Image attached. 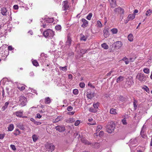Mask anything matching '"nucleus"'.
I'll use <instances>...</instances> for the list:
<instances>
[{
    "label": "nucleus",
    "mask_w": 152,
    "mask_h": 152,
    "mask_svg": "<svg viewBox=\"0 0 152 152\" xmlns=\"http://www.w3.org/2000/svg\"><path fill=\"white\" fill-rule=\"evenodd\" d=\"M87 50H86L82 49L80 50V52L84 54L87 52Z\"/></svg>",
    "instance_id": "13d9d810"
},
{
    "label": "nucleus",
    "mask_w": 152,
    "mask_h": 152,
    "mask_svg": "<svg viewBox=\"0 0 152 152\" xmlns=\"http://www.w3.org/2000/svg\"><path fill=\"white\" fill-rule=\"evenodd\" d=\"M99 104V102H97L96 103H95V102H94L93 105L94 108H95L96 109H98Z\"/></svg>",
    "instance_id": "72a5a7b5"
},
{
    "label": "nucleus",
    "mask_w": 152,
    "mask_h": 152,
    "mask_svg": "<svg viewBox=\"0 0 152 152\" xmlns=\"http://www.w3.org/2000/svg\"><path fill=\"white\" fill-rule=\"evenodd\" d=\"M45 148L51 151H52L55 148V146L52 143H47L45 145Z\"/></svg>",
    "instance_id": "423d86ee"
},
{
    "label": "nucleus",
    "mask_w": 152,
    "mask_h": 152,
    "mask_svg": "<svg viewBox=\"0 0 152 152\" xmlns=\"http://www.w3.org/2000/svg\"><path fill=\"white\" fill-rule=\"evenodd\" d=\"M137 143V139L135 138L130 140L129 144V146L130 148L136 146Z\"/></svg>",
    "instance_id": "39448f33"
},
{
    "label": "nucleus",
    "mask_w": 152,
    "mask_h": 152,
    "mask_svg": "<svg viewBox=\"0 0 152 152\" xmlns=\"http://www.w3.org/2000/svg\"><path fill=\"white\" fill-rule=\"evenodd\" d=\"M128 39L130 42L132 41L133 39V35L132 34H129L128 36Z\"/></svg>",
    "instance_id": "5701e85b"
},
{
    "label": "nucleus",
    "mask_w": 152,
    "mask_h": 152,
    "mask_svg": "<svg viewBox=\"0 0 152 152\" xmlns=\"http://www.w3.org/2000/svg\"><path fill=\"white\" fill-rule=\"evenodd\" d=\"M73 107L71 106H69L67 107V110L69 111H70L72 110Z\"/></svg>",
    "instance_id": "5fc2aeb1"
},
{
    "label": "nucleus",
    "mask_w": 152,
    "mask_h": 152,
    "mask_svg": "<svg viewBox=\"0 0 152 152\" xmlns=\"http://www.w3.org/2000/svg\"><path fill=\"white\" fill-rule=\"evenodd\" d=\"M128 83H127L128 85V87H130L134 83L133 79L132 77H131L129 78Z\"/></svg>",
    "instance_id": "f8f14e48"
},
{
    "label": "nucleus",
    "mask_w": 152,
    "mask_h": 152,
    "mask_svg": "<svg viewBox=\"0 0 152 152\" xmlns=\"http://www.w3.org/2000/svg\"><path fill=\"white\" fill-rule=\"evenodd\" d=\"M113 72V71L112 70H111L108 73L107 75V76H110L111 74V73H112Z\"/></svg>",
    "instance_id": "0e129e2a"
},
{
    "label": "nucleus",
    "mask_w": 152,
    "mask_h": 152,
    "mask_svg": "<svg viewBox=\"0 0 152 152\" xmlns=\"http://www.w3.org/2000/svg\"><path fill=\"white\" fill-rule=\"evenodd\" d=\"M110 112L111 114L116 115L117 114L116 110L114 108H111L110 110Z\"/></svg>",
    "instance_id": "6ab92c4d"
},
{
    "label": "nucleus",
    "mask_w": 152,
    "mask_h": 152,
    "mask_svg": "<svg viewBox=\"0 0 152 152\" xmlns=\"http://www.w3.org/2000/svg\"><path fill=\"white\" fill-rule=\"evenodd\" d=\"M32 63L35 66H38V63L37 61L36 60H34L32 61Z\"/></svg>",
    "instance_id": "79ce46f5"
},
{
    "label": "nucleus",
    "mask_w": 152,
    "mask_h": 152,
    "mask_svg": "<svg viewBox=\"0 0 152 152\" xmlns=\"http://www.w3.org/2000/svg\"><path fill=\"white\" fill-rule=\"evenodd\" d=\"M62 10H67L69 7V4L67 1H64L63 2Z\"/></svg>",
    "instance_id": "0eeeda50"
},
{
    "label": "nucleus",
    "mask_w": 152,
    "mask_h": 152,
    "mask_svg": "<svg viewBox=\"0 0 152 152\" xmlns=\"http://www.w3.org/2000/svg\"><path fill=\"white\" fill-rule=\"evenodd\" d=\"M71 39L70 38L68 37L67 39L66 42V45L69 46L71 44Z\"/></svg>",
    "instance_id": "b1692460"
},
{
    "label": "nucleus",
    "mask_w": 152,
    "mask_h": 152,
    "mask_svg": "<svg viewBox=\"0 0 152 152\" xmlns=\"http://www.w3.org/2000/svg\"><path fill=\"white\" fill-rule=\"evenodd\" d=\"M92 145H93L94 148H98L100 147V144L99 143L96 142L94 144H92Z\"/></svg>",
    "instance_id": "bb28decb"
},
{
    "label": "nucleus",
    "mask_w": 152,
    "mask_h": 152,
    "mask_svg": "<svg viewBox=\"0 0 152 152\" xmlns=\"http://www.w3.org/2000/svg\"><path fill=\"white\" fill-rule=\"evenodd\" d=\"M23 113V111L21 110L17 111L15 113L16 116L19 117H21L22 116Z\"/></svg>",
    "instance_id": "dca6fc26"
},
{
    "label": "nucleus",
    "mask_w": 152,
    "mask_h": 152,
    "mask_svg": "<svg viewBox=\"0 0 152 152\" xmlns=\"http://www.w3.org/2000/svg\"><path fill=\"white\" fill-rule=\"evenodd\" d=\"M42 114L41 115L40 113H37V115H36V118H37L40 119V118H41L42 117Z\"/></svg>",
    "instance_id": "8fccbe9b"
},
{
    "label": "nucleus",
    "mask_w": 152,
    "mask_h": 152,
    "mask_svg": "<svg viewBox=\"0 0 152 152\" xmlns=\"http://www.w3.org/2000/svg\"><path fill=\"white\" fill-rule=\"evenodd\" d=\"M92 16V14L91 13H89L86 17V19L88 20H91V18Z\"/></svg>",
    "instance_id": "c9c22d12"
},
{
    "label": "nucleus",
    "mask_w": 152,
    "mask_h": 152,
    "mask_svg": "<svg viewBox=\"0 0 152 152\" xmlns=\"http://www.w3.org/2000/svg\"><path fill=\"white\" fill-rule=\"evenodd\" d=\"M137 103V102L135 100H134L133 102V105L135 110H136L137 108V105L136 104Z\"/></svg>",
    "instance_id": "09e8293b"
},
{
    "label": "nucleus",
    "mask_w": 152,
    "mask_h": 152,
    "mask_svg": "<svg viewBox=\"0 0 152 152\" xmlns=\"http://www.w3.org/2000/svg\"><path fill=\"white\" fill-rule=\"evenodd\" d=\"M143 71L145 73L147 74L149 73L150 72L149 69L146 68L143 69Z\"/></svg>",
    "instance_id": "58836bf2"
},
{
    "label": "nucleus",
    "mask_w": 152,
    "mask_h": 152,
    "mask_svg": "<svg viewBox=\"0 0 152 152\" xmlns=\"http://www.w3.org/2000/svg\"><path fill=\"white\" fill-rule=\"evenodd\" d=\"M111 31L113 34H116L118 32V30L116 28H114L112 29Z\"/></svg>",
    "instance_id": "e433bc0d"
},
{
    "label": "nucleus",
    "mask_w": 152,
    "mask_h": 152,
    "mask_svg": "<svg viewBox=\"0 0 152 152\" xmlns=\"http://www.w3.org/2000/svg\"><path fill=\"white\" fill-rule=\"evenodd\" d=\"M80 123V121L79 120H77L75 123V126H78Z\"/></svg>",
    "instance_id": "4d7b16f0"
},
{
    "label": "nucleus",
    "mask_w": 152,
    "mask_h": 152,
    "mask_svg": "<svg viewBox=\"0 0 152 152\" xmlns=\"http://www.w3.org/2000/svg\"><path fill=\"white\" fill-rule=\"evenodd\" d=\"M75 120L74 118H70L69 119V122L70 123H72Z\"/></svg>",
    "instance_id": "338daca9"
},
{
    "label": "nucleus",
    "mask_w": 152,
    "mask_h": 152,
    "mask_svg": "<svg viewBox=\"0 0 152 152\" xmlns=\"http://www.w3.org/2000/svg\"><path fill=\"white\" fill-rule=\"evenodd\" d=\"M82 21L83 23L81 25L82 27L83 28L86 27L88 25V21L84 18H83L82 19Z\"/></svg>",
    "instance_id": "ddd939ff"
},
{
    "label": "nucleus",
    "mask_w": 152,
    "mask_h": 152,
    "mask_svg": "<svg viewBox=\"0 0 152 152\" xmlns=\"http://www.w3.org/2000/svg\"><path fill=\"white\" fill-rule=\"evenodd\" d=\"M9 104V102H6L5 103L4 105L2 107V111H4L7 108Z\"/></svg>",
    "instance_id": "4be33fe9"
},
{
    "label": "nucleus",
    "mask_w": 152,
    "mask_h": 152,
    "mask_svg": "<svg viewBox=\"0 0 152 152\" xmlns=\"http://www.w3.org/2000/svg\"><path fill=\"white\" fill-rule=\"evenodd\" d=\"M102 128V127L101 126L99 125L97 126V127L96 131H99L100 130H101Z\"/></svg>",
    "instance_id": "3c124183"
},
{
    "label": "nucleus",
    "mask_w": 152,
    "mask_h": 152,
    "mask_svg": "<svg viewBox=\"0 0 152 152\" xmlns=\"http://www.w3.org/2000/svg\"><path fill=\"white\" fill-rule=\"evenodd\" d=\"M115 127L114 123L111 121L108 123L107 125V132L109 133H112L114 131Z\"/></svg>",
    "instance_id": "f257e3e1"
},
{
    "label": "nucleus",
    "mask_w": 152,
    "mask_h": 152,
    "mask_svg": "<svg viewBox=\"0 0 152 152\" xmlns=\"http://www.w3.org/2000/svg\"><path fill=\"white\" fill-rule=\"evenodd\" d=\"M82 142L85 144L89 145L90 143L86 139L82 138L81 139Z\"/></svg>",
    "instance_id": "412c9836"
},
{
    "label": "nucleus",
    "mask_w": 152,
    "mask_h": 152,
    "mask_svg": "<svg viewBox=\"0 0 152 152\" xmlns=\"http://www.w3.org/2000/svg\"><path fill=\"white\" fill-rule=\"evenodd\" d=\"M89 111L93 113H95L96 112L97 110L95 108H93V107H90L89 109Z\"/></svg>",
    "instance_id": "4c0bfd02"
},
{
    "label": "nucleus",
    "mask_w": 152,
    "mask_h": 152,
    "mask_svg": "<svg viewBox=\"0 0 152 152\" xmlns=\"http://www.w3.org/2000/svg\"><path fill=\"white\" fill-rule=\"evenodd\" d=\"M73 93L75 95H77L78 93V91L77 89H74L73 90Z\"/></svg>",
    "instance_id": "a18cd8bd"
},
{
    "label": "nucleus",
    "mask_w": 152,
    "mask_h": 152,
    "mask_svg": "<svg viewBox=\"0 0 152 152\" xmlns=\"http://www.w3.org/2000/svg\"><path fill=\"white\" fill-rule=\"evenodd\" d=\"M18 88L21 91L23 90L25 88V87L24 86L22 85L18 86Z\"/></svg>",
    "instance_id": "37998d69"
},
{
    "label": "nucleus",
    "mask_w": 152,
    "mask_h": 152,
    "mask_svg": "<svg viewBox=\"0 0 152 152\" xmlns=\"http://www.w3.org/2000/svg\"><path fill=\"white\" fill-rule=\"evenodd\" d=\"M80 39L81 40H83L84 41H86L87 39V37L85 36L82 34H81L80 35Z\"/></svg>",
    "instance_id": "393cba45"
},
{
    "label": "nucleus",
    "mask_w": 152,
    "mask_h": 152,
    "mask_svg": "<svg viewBox=\"0 0 152 152\" xmlns=\"http://www.w3.org/2000/svg\"><path fill=\"white\" fill-rule=\"evenodd\" d=\"M55 129L60 132H63L65 130V127L63 126H56L55 127Z\"/></svg>",
    "instance_id": "1a4fd4ad"
},
{
    "label": "nucleus",
    "mask_w": 152,
    "mask_h": 152,
    "mask_svg": "<svg viewBox=\"0 0 152 152\" xmlns=\"http://www.w3.org/2000/svg\"><path fill=\"white\" fill-rule=\"evenodd\" d=\"M112 7H114L116 5L115 0H109Z\"/></svg>",
    "instance_id": "a211bd4d"
},
{
    "label": "nucleus",
    "mask_w": 152,
    "mask_h": 152,
    "mask_svg": "<svg viewBox=\"0 0 152 152\" xmlns=\"http://www.w3.org/2000/svg\"><path fill=\"white\" fill-rule=\"evenodd\" d=\"M8 50H13L14 48H13L11 46H9L8 48Z\"/></svg>",
    "instance_id": "e2e57ef3"
},
{
    "label": "nucleus",
    "mask_w": 152,
    "mask_h": 152,
    "mask_svg": "<svg viewBox=\"0 0 152 152\" xmlns=\"http://www.w3.org/2000/svg\"><path fill=\"white\" fill-rule=\"evenodd\" d=\"M43 35L46 37H52L54 36V33L51 30L48 29L44 31Z\"/></svg>",
    "instance_id": "7ed1b4c3"
},
{
    "label": "nucleus",
    "mask_w": 152,
    "mask_h": 152,
    "mask_svg": "<svg viewBox=\"0 0 152 152\" xmlns=\"http://www.w3.org/2000/svg\"><path fill=\"white\" fill-rule=\"evenodd\" d=\"M66 67H67L66 66L64 67H60L59 69L63 71L66 72L67 70Z\"/></svg>",
    "instance_id": "ea45409f"
},
{
    "label": "nucleus",
    "mask_w": 152,
    "mask_h": 152,
    "mask_svg": "<svg viewBox=\"0 0 152 152\" xmlns=\"http://www.w3.org/2000/svg\"><path fill=\"white\" fill-rule=\"evenodd\" d=\"M143 88L144 90L146 91L147 92L149 93V88L146 86H145Z\"/></svg>",
    "instance_id": "de8ad7c7"
},
{
    "label": "nucleus",
    "mask_w": 152,
    "mask_h": 152,
    "mask_svg": "<svg viewBox=\"0 0 152 152\" xmlns=\"http://www.w3.org/2000/svg\"><path fill=\"white\" fill-rule=\"evenodd\" d=\"M62 117L61 116H58L56 119L54 121L55 122H58L60 120L62 119Z\"/></svg>",
    "instance_id": "f704fd0d"
},
{
    "label": "nucleus",
    "mask_w": 152,
    "mask_h": 152,
    "mask_svg": "<svg viewBox=\"0 0 152 152\" xmlns=\"http://www.w3.org/2000/svg\"><path fill=\"white\" fill-rule=\"evenodd\" d=\"M32 138L34 142H35L38 139V137L36 135H33Z\"/></svg>",
    "instance_id": "a19ab883"
},
{
    "label": "nucleus",
    "mask_w": 152,
    "mask_h": 152,
    "mask_svg": "<svg viewBox=\"0 0 152 152\" xmlns=\"http://www.w3.org/2000/svg\"><path fill=\"white\" fill-rule=\"evenodd\" d=\"M17 126L21 130H24L25 129L24 125L21 123L18 124Z\"/></svg>",
    "instance_id": "aec40b11"
},
{
    "label": "nucleus",
    "mask_w": 152,
    "mask_h": 152,
    "mask_svg": "<svg viewBox=\"0 0 152 152\" xmlns=\"http://www.w3.org/2000/svg\"><path fill=\"white\" fill-rule=\"evenodd\" d=\"M1 13L3 15L6 16L8 14L6 8L5 7L1 8Z\"/></svg>",
    "instance_id": "4468645a"
},
{
    "label": "nucleus",
    "mask_w": 152,
    "mask_h": 152,
    "mask_svg": "<svg viewBox=\"0 0 152 152\" xmlns=\"http://www.w3.org/2000/svg\"><path fill=\"white\" fill-rule=\"evenodd\" d=\"M143 126L142 127L141 131V134L142 136V137L144 138H145L146 137V136L145 135H144L143 134H142L144 133V131H143Z\"/></svg>",
    "instance_id": "c03bdc74"
},
{
    "label": "nucleus",
    "mask_w": 152,
    "mask_h": 152,
    "mask_svg": "<svg viewBox=\"0 0 152 152\" xmlns=\"http://www.w3.org/2000/svg\"><path fill=\"white\" fill-rule=\"evenodd\" d=\"M136 78L140 82H142L145 80L146 76L143 73H140L137 74L136 77Z\"/></svg>",
    "instance_id": "f03ea898"
},
{
    "label": "nucleus",
    "mask_w": 152,
    "mask_h": 152,
    "mask_svg": "<svg viewBox=\"0 0 152 152\" xmlns=\"http://www.w3.org/2000/svg\"><path fill=\"white\" fill-rule=\"evenodd\" d=\"M26 98L23 96H21L19 97V102L21 105L24 106L26 105Z\"/></svg>",
    "instance_id": "20e7f679"
},
{
    "label": "nucleus",
    "mask_w": 152,
    "mask_h": 152,
    "mask_svg": "<svg viewBox=\"0 0 152 152\" xmlns=\"http://www.w3.org/2000/svg\"><path fill=\"white\" fill-rule=\"evenodd\" d=\"M34 124L36 125H40L41 124V122L40 121H36Z\"/></svg>",
    "instance_id": "052dcab7"
},
{
    "label": "nucleus",
    "mask_w": 152,
    "mask_h": 152,
    "mask_svg": "<svg viewBox=\"0 0 152 152\" xmlns=\"http://www.w3.org/2000/svg\"><path fill=\"white\" fill-rule=\"evenodd\" d=\"M5 134H0V139H2L4 137Z\"/></svg>",
    "instance_id": "bf43d9fd"
},
{
    "label": "nucleus",
    "mask_w": 152,
    "mask_h": 152,
    "mask_svg": "<svg viewBox=\"0 0 152 152\" xmlns=\"http://www.w3.org/2000/svg\"><path fill=\"white\" fill-rule=\"evenodd\" d=\"M124 80V77L120 76L117 79L116 82L119 83L120 82Z\"/></svg>",
    "instance_id": "cd10ccee"
},
{
    "label": "nucleus",
    "mask_w": 152,
    "mask_h": 152,
    "mask_svg": "<svg viewBox=\"0 0 152 152\" xmlns=\"http://www.w3.org/2000/svg\"><path fill=\"white\" fill-rule=\"evenodd\" d=\"M103 33L104 36L105 38L107 37L109 35L108 29L107 28L103 30Z\"/></svg>",
    "instance_id": "f3484780"
},
{
    "label": "nucleus",
    "mask_w": 152,
    "mask_h": 152,
    "mask_svg": "<svg viewBox=\"0 0 152 152\" xmlns=\"http://www.w3.org/2000/svg\"><path fill=\"white\" fill-rule=\"evenodd\" d=\"M152 10H148L146 12L145 15L147 16H149L152 14Z\"/></svg>",
    "instance_id": "2f4dec72"
},
{
    "label": "nucleus",
    "mask_w": 152,
    "mask_h": 152,
    "mask_svg": "<svg viewBox=\"0 0 152 152\" xmlns=\"http://www.w3.org/2000/svg\"><path fill=\"white\" fill-rule=\"evenodd\" d=\"M114 11L116 14H123L124 12L123 9L121 7H118L115 8Z\"/></svg>",
    "instance_id": "6e6552de"
},
{
    "label": "nucleus",
    "mask_w": 152,
    "mask_h": 152,
    "mask_svg": "<svg viewBox=\"0 0 152 152\" xmlns=\"http://www.w3.org/2000/svg\"><path fill=\"white\" fill-rule=\"evenodd\" d=\"M79 86L81 88H83L85 86V84L83 83H80Z\"/></svg>",
    "instance_id": "603ef678"
},
{
    "label": "nucleus",
    "mask_w": 152,
    "mask_h": 152,
    "mask_svg": "<svg viewBox=\"0 0 152 152\" xmlns=\"http://www.w3.org/2000/svg\"><path fill=\"white\" fill-rule=\"evenodd\" d=\"M10 147L12 150H15L16 149L15 146L14 145H10Z\"/></svg>",
    "instance_id": "680f3d73"
},
{
    "label": "nucleus",
    "mask_w": 152,
    "mask_h": 152,
    "mask_svg": "<svg viewBox=\"0 0 152 152\" xmlns=\"http://www.w3.org/2000/svg\"><path fill=\"white\" fill-rule=\"evenodd\" d=\"M29 75L30 76H33L34 75V74L33 72H31L29 73Z\"/></svg>",
    "instance_id": "69168bd1"
},
{
    "label": "nucleus",
    "mask_w": 152,
    "mask_h": 152,
    "mask_svg": "<svg viewBox=\"0 0 152 152\" xmlns=\"http://www.w3.org/2000/svg\"><path fill=\"white\" fill-rule=\"evenodd\" d=\"M45 103L46 104H49L50 102V100L49 97H47L45 99Z\"/></svg>",
    "instance_id": "7c9ffc66"
},
{
    "label": "nucleus",
    "mask_w": 152,
    "mask_h": 152,
    "mask_svg": "<svg viewBox=\"0 0 152 152\" xmlns=\"http://www.w3.org/2000/svg\"><path fill=\"white\" fill-rule=\"evenodd\" d=\"M135 15L134 14H131L129 15L128 17V21L131 20H133L135 18Z\"/></svg>",
    "instance_id": "2eb2a0df"
},
{
    "label": "nucleus",
    "mask_w": 152,
    "mask_h": 152,
    "mask_svg": "<svg viewBox=\"0 0 152 152\" xmlns=\"http://www.w3.org/2000/svg\"><path fill=\"white\" fill-rule=\"evenodd\" d=\"M102 47L104 49L107 50L108 48V45L105 43H104L102 44Z\"/></svg>",
    "instance_id": "473e14b6"
},
{
    "label": "nucleus",
    "mask_w": 152,
    "mask_h": 152,
    "mask_svg": "<svg viewBox=\"0 0 152 152\" xmlns=\"http://www.w3.org/2000/svg\"><path fill=\"white\" fill-rule=\"evenodd\" d=\"M95 93L94 92L91 91L88 92L87 93V97L89 99H91L94 96Z\"/></svg>",
    "instance_id": "9d476101"
},
{
    "label": "nucleus",
    "mask_w": 152,
    "mask_h": 152,
    "mask_svg": "<svg viewBox=\"0 0 152 152\" xmlns=\"http://www.w3.org/2000/svg\"><path fill=\"white\" fill-rule=\"evenodd\" d=\"M61 28V26L60 25H58L56 26L55 27V29L57 30H60Z\"/></svg>",
    "instance_id": "864d4df0"
},
{
    "label": "nucleus",
    "mask_w": 152,
    "mask_h": 152,
    "mask_svg": "<svg viewBox=\"0 0 152 152\" xmlns=\"http://www.w3.org/2000/svg\"><path fill=\"white\" fill-rule=\"evenodd\" d=\"M13 8L15 10H17L18 9V6L17 5H15L13 6Z\"/></svg>",
    "instance_id": "774afa93"
},
{
    "label": "nucleus",
    "mask_w": 152,
    "mask_h": 152,
    "mask_svg": "<svg viewBox=\"0 0 152 152\" xmlns=\"http://www.w3.org/2000/svg\"><path fill=\"white\" fill-rule=\"evenodd\" d=\"M97 26L99 27H101L102 26V24L101 22V21L99 20H98L97 22Z\"/></svg>",
    "instance_id": "49530a36"
},
{
    "label": "nucleus",
    "mask_w": 152,
    "mask_h": 152,
    "mask_svg": "<svg viewBox=\"0 0 152 152\" xmlns=\"http://www.w3.org/2000/svg\"><path fill=\"white\" fill-rule=\"evenodd\" d=\"M115 47L117 49L120 48L122 45V43L120 41L116 42L114 44Z\"/></svg>",
    "instance_id": "9b49d317"
},
{
    "label": "nucleus",
    "mask_w": 152,
    "mask_h": 152,
    "mask_svg": "<svg viewBox=\"0 0 152 152\" xmlns=\"http://www.w3.org/2000/svg\"><path fill=\"white\" fill-rule=\"evenodd\" d=\"M122 60L124 61L126 64H128L129 62V59L126 57H124Z\"/></svg>",
    "instance_id": "c756f323"
},
{
    "label": "nucleus",
    "mask_w": 152,
    "mask_h": 152,
    "mask_svg": "<svg viewBox=\"0 0 152 152\" xmlns=\"http://www.w3.org/2000/svg\"><path fill=\"white\" fill-rule=\"evenodd\" d=\"M121 122L123 125H127V118H124L121 120Z\"/></svg>",
    "instance_id": "c85d7f7f"
},
{
    "label": "nucleus",
    "mask_w": 152,
    "mask_h": 152,
    "mask_svg": "<svg viewBox=\"0 0 152 152\" xmlns=\"http://www.w3.org/2000/svg\"><path fill=\"white\" fill-rule=\"evenodd\" d=\"M14 128V126L13 124H11L8 127V131H12Z\"/></svg>",
    "instance_id": "a878e982"
},
{
    "label": "nucleus",
    "mask_w": 152,
    "mask_h": 152,
    "mask_svg": "<svg viewBox=\"0 0 152 152\" xmlns=\"http://www.w3.org/2000/svg\"><path fill=\"white\" fill-rule=\"evenodd\" d=\"M104 132L103 131H101L99 133V137H101L102 136L103 134H104Z\"/></svg>",
    "instance_id": "6e6d98bb"
}]
</instances>
